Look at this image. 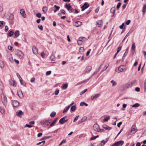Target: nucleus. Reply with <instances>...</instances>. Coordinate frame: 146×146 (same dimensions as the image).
<instances>
[{"label": "nucleus", "mask_w": 146, "mask_h": 146, "mask_svg": "<svg viewBox=\"0 0 146 146\" xmlns=\"http://www.w3.org/2000/svg\"><path fill=\"white\" fill-rule=\"evenodd\" d=\"M144 91L146 92V80H145L144 84Z\"/></svg>", "instance_id": "nucleus-55"}, {"label": "nucleus", "mask_w": 146, "mask_h": 146, "mask_svg": "<svg viewBox=\"0 0 146 146\" xmlns=\"http://www.w3.org/2000/svg\"><path fill=\"white\" fill-rule=\"evenodd\" d=\"M38 27L41 31H42L43 30V28L42 25H39L38 26Z\"/></svg>", "instance_id": "nucleus-50"}, {"label": "nucleus", "mask_w": 146, "mask_h": 146, "mask_svg": "<svg viewBox=\"0 0 146 146\" xmlns=\"http://www.w3.org/2000/svg\"><path fill=\"white\" fill-rule=\"evenodd\" d=\"M131 86H131V84L130 82L128 83H127V84H126L125 85V87L126 88H128L129 87Z\"/></svg>", "instance_id": "nucleus-38"}, {"label": "nucleus", "mask_w": 146, "mask_h": 146, "mask_svg": "<svg viewBox=\"0 0 146 146\" xmlns=\"http://www.w3.org/2000/svg\"><path fill=\"white\" fill-rule=\"evenodd\" d=\"M12 105L15 107H17L19 105V103L18 102L15 100H13L12 101Z\"/></svg>", "instance_id": "nucleus-11"}, {"label": "nucleus", "mask_w": 146, "mask_h": 146, "mask_svg": "<svg viewBox=\"0 0 146 146\" xmlns=\"http://www.w3.org/2000/svg\"><path fill=\"white\" fill-rule=\"evenodd\" d=\"M50 122L48 120L45 121H42L41 122V123L43 126L46 127L48 126L50 123Z\"/></svg>", "instance_id": "nucleus-8"}, {"label": "nucleus", "mask_w": 146, "mask_h": 146, "mask_svg": "<svg viewBox=\"0 0 146 146\" xmlns=\"http://www.w3.org/2000/svg\"><path fill=\"white\" fill-rule=\"evenodd\" d=\"M13 33H14L12 31H11L8 33V35L9 36L11 37L13 36Z\"/></svg>", "instance_id": "nucleus-44"}, {"label": "nucleus", "mask_w": 146, "mask_h": 146, "mask_svg": "<svg viewBox=\"0 0 146 146\" xmlns=\"http://www.w3.org/2000/svg\"><path fill=\"white\" fill-rule=\"evenodd\" d=\"M81 22L79 21H76L74 23V25L76 27H78L82 25Z\"/></svg>", "instance_id": "nucleus-18"}, {"label": "nucleus", "mask_w": 146, "mask_h": 146, "mask_svg": "<svg viewBox=\"0 0 146 146\" xmlns=\"http://www.w3.org/2000/svg\"><path fill=\"white\" fill-rule=\"evenodd\" d=\"M92 69V66H88L86 67L84 71V72L85 73H88L90 72Z\"/></svg>", "instance_id": "nucleus-9"}, {"label": "nucleus", "mask_w": 146, "mask_h": 146, "mask_svg": "<svg viewBox=\"0 0 146 146\" xmlns=\"http://www.w3.org/2000/svg\"><path fill=\"white\" fill-rule=\"evenodd\" d=\"M93 129L97 132H99L101 129L99 128V125L97 124H95L93 127Z\"/></svg>", "instance_id": "nucleus-7"}, {"label": "nucleus", "mask_w": 146, "mask_h": 146, "mask_svg": "<svg viewBox=\"0 0 146 146\" xmlns=\"http://www.w3.org/2000/svg\"><path fill=\"white\" fill-rule=\"evenodd\" d=\"M36 16L40 18L41 16V14L40 13H39L36 14Z\"/></svg>", "instance_id": "nucleus-57"}, {"label": "nucleus", "mask_w": 146, "mask_h": 146, "mask_svg": "<svg viewBox=\"0 0 146 146\" xmlns=\"http://www.w3.org/2000/svg\"><path fill=\"white\" fill-rule=\"evenodd\" d=\"M40 55L42 58H44V57L45 54L43 52H41L40 53Z\"/></svg>", "instance_id": "nucleus-61"}, {"label": "nucleus", "mask_w": 146, "mask_h": 146, "mask_svg": "<svg viewBox=\"0 0 146 146\" xmlns=\"http://www.w3.org/2000/svg\"><path fill=\"white\" fill-rule=\"evenodd\" d=\"M68 87V85L66 84H64L62 87V88L63 89H66Z\"/></svg>", "instance_id": "nucleus-49"}, {"label": "nucleus", "mask_w": 146, "mask_h": 146, "mask_svg": "<svg viewBox=\"0 0 146 146\" xmlns=\"http://www.w3.org/2000/svg\"><path fill=\"white\" fill-rule=\"evenodd\" d=\"M137 130L136 126L133 125L131 127L130 133L132 134H133L136 133L137 131Z\"/></svg>", "instance_id": "nucleus-4"}, {"label": "nucleus", "mask_w": 146, "mask_h": 146, "mask_svg": "<svg viewBox=\"0 0 146 146\" xmlns=\"http://www.w3.org/2000/svg\"><path fill=\"white\" fill-rule=\"evenodd\" d=\"M100 95V94H97L95 95L94 96H92L91 97V99L92 100H94L95 99L99 97Z\"/></svg>", "instance_id": "nucleus-16"}, {"label": "nucleus", "mask_w": 146, "mask_h": 146, "mask_svg": "<svg viewBox=\"0 0 146 146\" xmlns=\"http://www.w3.org/2000/svg\"><path fill=\"white\" fill-rule=\"evenodd\" d=\"M20 12L23 18H25L26 17V14H25V11L23 9H21Z\"/></svg>", "instance_id": "nucleus-15"}, {"label": "nucleus", "mask_w": 146, "mask_h": 146, "mask_svg": "<svg viewBox=\"0 0 146 146\" xmlns=\"http://www.w3.org/2000/svg\"><path fill=\"white\" fill-rule=\"evenodd\" d=\"M0 111L2 114H4L5 113V110L4 108L2 107H0Z\"/></svg>", "instance_id": "nucleus-27"}, {"label": "nucleus", "mask_w": 146, "mask_h": 146, "mask_svg": "<svg viewBox=\"0 0 146 146\" xmlns=\"http://www.w3.org/2000/svg\"><path fill=\"white\" fill-rule=\"evenodd\" d=\"M110 119V117L108 116V117H106L103 120L105 122L107 121L109 119Z\"/></svg>", "instance_id": "nucleus-52"}, {"label": "nucleus", "mask_w": 146, "mask_h": 146, "mask_svg": "<svg viewBox=\"0 0 146 146\" xmlns=\"http://www.w3.org/2000/svg\"><path fill=\"white\" fill-rule=\"evenodd\" d=\"M121 5V3H119L117 4L116 7V8L117 10H118L119 9V8Z\"/></svg>", "instance_id": "nucleus-51"}, {"label": "nucleus", "mask_w": 146, "mask_h": 146, "mask_svg": "<svg viewBox=\"0 0 146 146\" xmlns=\"http://www.w3.org/2000/svg\"><path fill=\"white\" fill-rule=\"evenodd\" d=\"M64 118H62L59 121V123L61 124H64Z\"/></svg>", "instance_id": "nucleus-33"}, {"label": "nucleus", "mask_w": 146, "mask_h": 146, "mask_svg": "<svg viewBox=\"0 0 146 146\" xmlns=\"http://www.w3.org/2000/svg\"><path fill=\"white\" fill-rule=\"evenodd\" d=\"M109 64L108 63H107L106 64V65H105V66L103 68L102 70V72H103L105 70L107 69V68L108 67V66H109Z\"/></svg>", "instance_id": "nucleus-35"}, {"label": "nucleus", "mask_w": 146, "mask_h": 146, "mask_svg": "<svg viewBox=\"0 0 146 146\" xmlns=\"http://www.w3.org/2000/svg\"><path fill=\"white\" fill-rule=\"evenodd\" d=\"M7 57L11 62L12 63L13 62V60L12 55L10 53H7Z\"/></svg>", "instance_id": "nucleus-6"}, {"label": "nucleus", "mask_w": 146, "mask_h": 146, "mask_svg": "<svg viewBox=\"0 0 146 146\" xmlns=\"http://www.w3.org/2000/svg\"><path fill=\"white\" fill-rule=\"evenodd\" d=\"M70 108V107L68 106L66 107L63 110V113L66 112L68 111Z\"/></svg>", "instance_id": "nucleus-34"}, {"label": "nucleus", "mask_w": 146, "mask_h": 146, "mask_svg": "<svg viewBox=\"0 0 146 146\" xmlns=\"http://www.w3.org/2000/svg\"><path fill=\"white\" fill-rule=\"evenodd\" d=\"M16 115L20 117H22V115H24V113L21 110H18L17 112L16 113Z\"/></svg>", "instance_id": "nucleus-12"}, {"label": "nucleus", "mask_w": 146, "mask_h": 146, "mask_svg": "<svg viewBox=\"0 0 146 146\" xmlns=\"http://www.w3.org/2000/svg\"><path fill=\"white\" fill-rule=\"evenodd\" d=\"M115 8L114 7H112L111 9V12L113 14V15L112 16H113L115 14Z\"/></svg>", "instance_id": "nucleus-26"}, {"label": "nucleus", "mask_w": 146, "mask_h": 146, "mask_svg": "<svg viewBox=\"0 0 146 146\" xmlns=\"http://www.w3.org/2000/svg\"><path fill=\"white\" fill-rule=\"evenodd\" d=\"M60 11L62 14L63 15H65V12L64 10L63 9H62L60 10Z\"/></svg>", "instance_id": "nucleus-59"}, {"label": "nucleus", "mask_w": 146, "mask_h": 146, "mask_svg": "<svg viewBox=\"0 0 146 146\" xmlns=\"http://www.w3.org/2000/svg\"><path fill=\"white\" fill-rule=\"evenodd\" d=\"M89 6V4L87 2L84 3L83 5L82 6L81 8L82 9L81 11H83L86 9L88 8Z\"/></svg>", "instance_id": "nucleus-5"}, {"label": "nucleus", "mask_w": 146, "mask_h": 146, "mask_svg": "<svg viewBox=\"0 0 146 146\" xmlns=\"http://www.w3.org/2000/svg\"><path fill=\"white\" fill-rule=\"evenodd\" d=\"M123 143V141H119L113 143L112 145V146H121Z\"/></svg>", "instance_id": "nucleus-3"}, {"label": "nucleus", "mask_w": 146, "mask_h": 146, "mask_svg": "<svg viewBox=\"0 0 146 146\" xmlns=\"http://www.w3.org/2000/svg\"><path fill=\"white\" fill-rule=\"evenodd\" d=\"M59 92V90H56L54 92V94L56 95H57L58 94Z\"/></svg>", "instance_id": "nucleus-62"}, {"label": "nucleus", "mask_w": 146, "mask_h": 146, "mask_svg": "<svg viewBox=\"0 0 146 146\" xmlns=\"http://www.w3.org/2000/svg\"><path fill=\"white\" fill-rule=\"evenodd\" d=\"M50 59L51 60L54 61L55 60V56L54 55L52 54L50 57Z\"/></svg>", "instance_id": "nucleus-29"}, {"label": "nucleus", "mask_w": 146, "mask_h": 146, "mask_svg": "<svg viewBox=\"0 0 146 146\" xmlns=\"http://www.w3.org/2000/svg\"><path fill=\"white\" fill-rule=\"evenodd\" d=\"M124 66L121 65L119 66L117 70H116L115 71L117 72H119L123 71Z\"/></svg>", "instance_id": "nucleus-13"}, {"label": "nucleus", "mask_w": 146, "mask_h": 146, "mask_svg": "<svg viewBox=\"0 0 146 146\" xmlns=\"http://www.w3.org/2000/svg\"><path fill=\"white\" fill-rule=\"evenodd\" d=\"M103 127L104 128L108 130H110L111 129V127H109L106 125H103Z\"/></svg>", "instance_id": "nucleus-25"}, {"label": "nucleus", "mask_w": 146, "mask_h": 146, "mask_svg": "<svg viewBox=\"0 0 146 146\" xmlns=\"http://www.w3.org/2000/svg\"><path fill=\"white\" fill-rule=\"evenodd\" d=\"M15 34V38H17L19 35L20 34V32L18 30H16L14 33Z\"/></svg>", "instance_id": "nucleus-22"}, {"label": "nucleus", "mask_w": 146, "mask_h": 146, "mask_svg": "<svg viewBox=\"0 0 146 146\" xmlns=\"http://www.w3.org/2000/svg\"><path fill=\"white\" fill-rule=\"evenodd\" d=\"M21 38L25 42H26V40L25 38V36L24 35H22L21 36Z\"/></svg>", "instance_id": "nucleus-43"}, {"label": "nucleus", "mask_w": 146, "mask_h": 146, "mask_svg": "<svg viewBox=\"0 0 146 146\" xmlns=\"http://www.w3.org/2000/svg\"><path fill=\"white\" fill-rule=\"evenodd\" d=\"M66 140L65 139H64L63 140L62 142L60 143V144L59 145V146H60L62 144L64 143H66Z\"/></svg>", "instance_id": "nucleus-54"}, {"label": "nucleus", "mask_w": 146, "mask_h": 146, "mask_svg": "<svg viewBox=\"0 0 146 146\" xmlns=\"http://www.w3.org/2000/svg\"><path fill=\"white\" fill-rule=\"evenodd\" d=\"M56 122L53 121L50 124V126L52 127L54 126V124Z\"/></svg>", "instance_id": "nucleus-63"}, {"label": "nucleus", "mask_w": 146, "mask_h": 146, "mask_svg": "<svg viewBox=\"0 0 146 146\" xmlns=\"http://www.w3.org/2000/svg\"><path fill=\"white\" fill-rule=\"evenodd\" d=\"M90 79V78H89L88 79H87L86 80H84L83 81L81 82L80 83H79V84H81L82 83H86L87 82H88V80H89V79Z\"/></svg>", "instance_id": "nucleus-39"}, {"label": "nucleus", "mask_w": 146, "mask_h": 146, "mask_svg": "<svg viewBox=\"0 0 146 146\" xmlns=\"http://www.w3.org/2000/svg\"><path fill=\"white\" fill-rule=\"evenodd\" d=\"M135 43H133L132 44L131 49L133 50H135Z\"/></svg>", "instance_id": "nucleus-37"}, {"label": "nucleus", "mask_w": 146, "mask_h": 146, "mask_svg": "<svg viewBox=\"0 0 146 146\" xmlns=\"http://www.w3.org/2000/svg\"><path fill=\"white\" fill-rule=\"evenodd\" d=\"M1 94V99H2V102L3 104L5 106H6L7 104V100L6 96L5 95L3 94H3Z\"/></svg>", "instance_id": "nucleus-1"}, {"label": "nucleus", "mask_w": 146, "mask_h": 146, "mask_svg": "<svg viewBox=\"0 0 146 146\" xmlns=\"http://www.w3.org/2000/svg\"><path fill=\"white\" fill-rule=\"evenodd\" d=\"M87 119V117L86 116L83 117L79 121V124L81 123Z\"/></svg>", "instance_id": "nucleus-23"}, {"label": "nucleus", "mask_w": 146, "mask_h": 146, "mask_svg": "<svg viewBox=\"0 0 146 146\" xmlns=\"http://www.w3.org/2000/svg\"><path fill=\"white\" fill-rule=\"evenodd\" d=\"M97 25L98 27H101L102 26L103 24V21L102 20H98L97 21Z\"/></svg>", "instance_id": "nucleus-14"}, {"label": "nucleus", "mask_w": 146, "mask_h": 146, "mask_svg": "<svg viewBox=\"0 0 146 146\" xmlns=\"http://www.w3.org/2000/svg\"><path fill=\"white\" fill-rule=\"evenodd\" d=\"M48 10V8L46 7H44L42 9V11L44 13H46Z\"/></svg>", "instance_id": "nucleus-31"}, {"label": "nucleus", "mask_w": 146, "mask_h": 146, "mask_svg": "<svg viewBox=\"0 0 146 146\" xmlns=\"http://www.w3.org/2000/svg\"><path fill=\"white\" fill-rule=\"evenodd\" d=\"M122 124V122H120L119 123H118L117 124V126L118 127H120L121 125Z\"/></svg>", "instance_id": "nucleus-64"}, {"label": "nucleus", "mask_w": 146, "mask_h": 146, "mask_svg": "<svg viewBox=\"0 0 146 146\" xmlns=\"http://www.w3.org/2000/svg\"><path fill=\"white\" fill-rule=\"evenodd\" d=\"M16 52L17 54L20 58L23 59L24 58V54L21 51L19 50H17Z\"/></svg>", "instance_id": "nucleus-2"}, {"label": "nucleus", "mask_w": 146, "mask_h": 146, "mask_svg": "<svg viewBox=\"0 0 146 146\" xmlns=\"http://www.w3.org/2000/svg\"><path fill=\"white\" fill-rule=\"evenodd\" d=\"M65 7L67 9L68 11H70V10L72 8L71 6L69 3L68 4H66L65 5Z\"/></svg>", "instance_id": "nucleus-24"}, {"label": "nucleus", "mask_w": 146, "mask_h": 146, "mask_svg": "<svg viewBox=\"0 0 146 146\" xmlns=\"http://www.w3.org/2000/svg\"><path fill=\"white\" fill-rule=\"evenodd\" d=\"M7 19L10 20H13L14 18V15H13L11 13H9L8 14H7Z\"/></svg>", "instance_id": "nucleus-10"}, {"label": "nucleus", "mask_w": 146, "mask_h": 146, "mask_svg": "<svg viewBox=\"0 0 146 146\" xmlns=\"http://www.w3.org/2000/svg\"><path fill=\"white\" fill-rule=\"evenodd\" d=\"M3 83L1 81L0 79V94H3Z\"/></svg>", "instance_id": "nucleus-17"}, {"label": "nucleus", "mask_w": 146, "mask_h": 146, "mask_svg": "<svg viewBox=\"0 0 146 146\" xmlns=\"http://www.w3.org/2000/svg\"><path fill=\"white\" fill-rule=\"evenodd\" d=\"M51 71H47L46 73V76H48L50 75L51 74Z\"/></svg>", "instance_id": "nucleus-56"}, {"label": "nucleus", "mask_w": 146, "mask_h": 146, "mask_svg": "<svg viewBox=\"0 0 146 146\" xmlns=\"http://www.w3.org/2000/svg\"><path fill=\"white\" fill-rule=\"evenodd\" d=\"M4 64L3 62L1 61H0V67L2 68L4 67Z\"/></svg>", "instance_id": "nucleus-36"}, {"label": "nucleus", "mask_w": 146, "mask_h": 146, "mask_svg": "<svg viewBox=\"0 0 146 146\" xmlns=\"http://www.w3.org/2000/svg\"><path fill=\"white\" fill-rule=\"evenodd\" d=\"M80 105L81 106H82L84 105H85L86 106H88V104L84 102H81Z\"/></svg>", "instance_id": "nucleus-42"}, {"label": "nucleus", "mask_w": 146, "mask_h": 146, "mask_svg": "<svg viewBox=\"0 0 146 146\" xmlns=\"http://www.w3.org/2000/svg\"><path fill=\"white\" fill-rule=\"evenodd\" d=\"M56 114V113L55 112L53 111L51 113L50 116L51 117H53L55 116Z\"/></svg>", "instance_id": "nucleus-40"}, {"label": "nucleus", "mask_w": 146, "mask_h": 146, "mask_svg": "<svg viewBox=\"0 0 146 146\" xmlns=\"http://www.w3.org/2000/svg\"><path fill=\"white\" fill-rule=\"evenodd\" d=\"M140 105L138 103H136L134 104H133L132 106V107L133 108H137Z\"/></svg>", "instance_id": "nucleus-45"}, {"label": "nucleus", "mask_w": 146, "mask_h": 146, "mask_svg": "<svg viewBox=\"0 0 146 146\" xmlns=\"http://www.w3.org/2000/svg\"><path fill=\"white\" fill-rule=\"evenodd\" d=\"M85 39V38L84 37H80L79 38V40L81 41H82V42L84 41Z\"/></svg>", "instance_id": "nucleus-41"}, {"label": "nucleus", "mask_w": 146, "mask_h": 146, "mask_svg": "<svg viewBox=\"0 0 146 146\" xmlns=\"http://www.w3.org/2000/svg\"><path fill=\"white\" fill-rule=\"evenodd\" d=\"M51 136H44V137H43L41 139V140L46 139H49V138H51Z\"/></svg>", "instance_id": "nucleus-46"}, {"label": "nucleus", "mask_w": 146, "mask_h": 146, "mask_svg": "<svg viewBox=\"0 0 146 146\" xmlns=\"http://www.w3.org/2000/svg\"><path fill=\"white\" fill-rule=\"evenodd\" d=\"M121 46H119L117 50V51L116 52L117 53H118L119 52V51L121 50Z\"/></svg>", "instance_id": "nucleus-58"}, {"label": "nucleus", "mask_w": 146, "mask_h": 146, "mask_svg": "<svg viewBox=\"0 0 146 146\" xmlns=\"http://www.w3.org/2000/svg\"><path fill=\"white\" fill-rule=\"evenodd\" d=\"M9 84L10 85L13 86H16V84L15 82V81L13 80H10L9 82Z\"/></svg>", "instance_id": "nucleus-21"}, {"label": "nucleus", "mask_w": 146, "mask_h": 146, "mask_svg": "<svg viewBox=\"0 0 146 146\" xmlns=\"http://www.w3.org/2000/svg\"><path fill=\"white\" fill-rule=\"evenodd\" d=\"M111 82L112 83V86H115L116 84L117 83L114 81L113 80H112L111 81Z\"/></svg>", "instance_id": "nucleus-47"}, {"label": "nucleus", "mask_w": 146, "mask_h": 146, "mask_svg": "<svg viewBox=\"0 0 146 146\" xmlns=\"http://www.w3.org/2000/svg\"><path fill=\"white\" fill-rule=\"evenodd\" d=\"M17 94L19 97L21 98H23V95L22 91H19L17 92Z\"/></svg>", "instance_id": "nucleus-20"}, {"label": "nucleus", "mask_w": 146, "mask_h": 146, "mask_svg": "<svg viewBox=\"0 0 146 146\" xmlns=\"http://www.w3.org/2000/svg\"><path fill=\"white\" fill-rule=\"evenodd\" d=\"M79 117V115L75 117L74 118V119L73 120V122H75L78 119V117Z\"/></svg>", "instance_id": "nucleus-53"}, {"label": "nucleus", "mask_w": 146, "mask_h": 146, "mask_svg": "<svg viewBox=\"0 0 146 146\" xmlns=\"http://www.w3.org/2000/svg\"><path fill=\"white\" fill-rule=\"evenodd\" d=\"M71 110L74 111H75L76 109V107L74 106H73L71 108Z\"/></svg>", "instance_id": "nucleus-48"}, {"label": "nucleus", "mask_w": 146, "mask_h": 146, "mask_svg": "<svg viewBox=\"0 0 146 146\" xmlns=\"http://www.w3.org/2000/svg\"><path fill=\"white\" fill-rule=\"evenodd\" d=\"M84 48L83 47H80L79 50V52L81 54H83L84 51Z\"/></svg>", "instance_id": "nucleus-32"}, {"label": "nucleus", "mask_w": 146, "mask_h": 146, "mask_svg": "<svg viewBox=\"0 0 146 146\" xmlns=\"http://www.w3.org/2000/svg\"><path fill=\"white\" fill-rule=\"evenodd\" d=\"M54 7L55 8V9L54 10V12L56 13L57 11L59 10L60 9V7L56 5H54Z\"/></svg>", "instance_id": "nucleus-30"}, {"label": "nucleus", "mask_w": 146, "mask_h": 146, "mask_svg": "<svg viewBox=\"0 0 146 146\" xmlns=\"http://www.w3.org/2000/svg\"><path fill=\"white\" fill-rule=\"evenodd\" d=\"M77 43L79 45H81L82 44V41H81L79 40L77 41Z\"/></svg>", "instance_id": "nucleus-60"}, {"label": "nucleus", "mask_w": 146, "mask_h": 146, "mask_svg": "<svg viewBox=\"0 0 146 146\" xmlns=\"http://www.w3.org/2000/svg\"><path fill=\"white\" fill-rule=\"evenodd\" d=\"M33 53L35 54L38 53V50L35 46H33Z\"/></svg>", "instance_id": "nucleus-19"}, {"label": "nucleus", "mask_w": 146, "mask_h": 146, "mask_svg": "<svg viewBox=\"0 0 146 146\" xmlns=\"http://www.w3.org/2000/svg\"><path fill=\"white\" fill-rule=\"evenodd\" d=\"M108 138H106L105 140H103L101 141V143H102V145L104 146L108 141Z\"/></svg>", "instance_id": "nucleus-28"}]
</instances>
